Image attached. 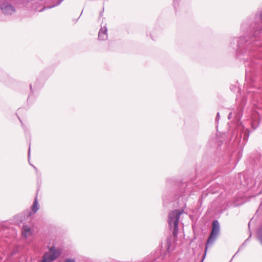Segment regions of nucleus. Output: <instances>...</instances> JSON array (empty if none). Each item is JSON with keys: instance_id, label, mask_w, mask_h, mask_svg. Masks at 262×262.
I'll return each instance as SVG.
<instances>
[{"instance_id": "obj_16", "label": "nucleus", "mask_w": 262, "mask_h": 262, "mask_svg": "<svg viewBox=\"0 0 262 262\" xmlns=\"http://www.w3.org/2000/svg\"><path fill=\"white\" fill-rule=\"evenodd\" d=\"M64 262H76L75 259L74 258H67L64 260Z\"/></svg>"}, {"instance_id": "obj_17", "label": "nucleus", "mask_w": 262, "mask_h": 262, "mask_svg": "<svg viewBox=\"0 0 262 262\" xmlns=\"http://www.w3.org/2000/svg\"><path fill=\"white\" fill-rule=\"evenodd\" d=\"M234 116L236 118V119H239L241 116V112L237 113L236 115H234Z\"/></svg>"}, {"instance_id": "obj_13", "label": "nucleus", "mask_w": 262, "mask_h": 262, "mask_svg": "<svg viewBox=\"0 0 262 262\" xmlns=\"http://www.w3.org/2000/svg\"><path fill=\"white\" fill-rule=\"evenodd\" d=\"M257 238L262 245V226L258 230Z\"/></svg>"}, {"instance_id": "obj_25", "label": "nucleus", "mask_w": 262, "mask_h": 262, "mask_svg": "<svg viewBox=\"0 0 262 262\" xmlns=\"http://www.w3.org/2000/svg\"><path fill=\"white\" fill-rule=\"evenodd\" d=\"M248 70V69H247V68H246V77H247Z\"/></svg>"}, {"instance_id": "obj_2", "label": "nucleus", "mask_w": 262, "mask_h": 262, "mask_svg": "<svg viewBox=\"0 0 262 262\" xmlns=\"http://www.w3.org/2000/svg\"><path fill=\"white\" fill-rule=\"evenodd\" d=\"M183 209H176L169 213L168 216V223L171 229H172V234L174 237L178 235V223L180 216L183 213Z\"/></svg>"}, {"instance_id": "obj_29", "label": "nucleus", "mask_w": 262, "mask_h": 262, "mask_svg": "<svg viewBox=\"0 0 262 262\" xmlns=\"http://www.w3.org/2000/svg\"><path fill=\"white\" fill-rule=\"evenodd\" d=\"M163 200H164V201L165 200V198H164V197H163Z\"/></svg>"}, {"instance_id": "obj_18", "label": "nucleus", "mask_w": 262, "mask_h": 262, "mask_svg": "<svg viewBox=\"0 0 262 262\" xmlns=\"http://www.w3.org/2000/svg\"><path fill=\"white\" fill-rule=\"evenodd\" d=\"M178 1L179 0H173V6L175 9L178 6Z\"/></svg>"}, {"instance_id": "obj_11", "label": "nucleus", "mask_w": 262, "mask_h": 262, "mask_svg": "<svg viewBox=\"0 0 262 262\" xmlns=\"http://www.w3.org/2000/svg\"><path fill=\"white\" fill-rule=\"evenodd\" d=\"M39 209V206L37 199L36 198L33 202V204L31 207V211H30L28 216H30L32 214L35 213Z\"/></svg>"}, {"instance_id": "obj_20", "label": "nucleus", "mask_w": 262, "mask_h": 262, "mask_svg": "<svg viewBox=\"0 0 262 262\" xmlns=\"http://www.w3.org/2000/svg\"><path fill=\"white\" fill-rule=\"evenodd\" d=\"M250 237H251V235H250V236L249 237V238H247V239L244 242V243L243 244V245H242V246H241V247L244 246L246 245V242L249 240V238H250ZM241 248H242V247H241V248L239 249V250H240Z\"/></svg>"}, {"instance_id": "obj_23", "label": "nucleus", "mask_w": 262, "mask_h": 262, "mask_svg": "<svg viewBox=\"0 0 262 262\" xmlns=\"http://www.w3.org/2000/svg\"><path fill=\"white\" fill-rule=\"evenodd\" d=\"M259 17L261 20L262 21V12L260 14Z\"/></svg>"}, {"instance_id": "obj_3", "label": "nucleus", "mask_w": 262, "mask_h": 262, "mask_svg": "<svg viewBox=\"0 0 262 262\" xmlns=\"http://www.w3.org/2000/svg\"><path fill=\"white\" fill-rule=\"evenodd\" d=\"M48 251L46 252L42 257L41 262H52L55 260L62 253L61 249L53 245L48 248Z\"/></svg>"}, {"instance_id": "obj_4", "label": "nucleus", "mask_w": 262, "mask_h": 262, "mask_svg": "<svg viewBox=\"0 0 262 262\" xmlns=\"http://www.w3.org/2000/svg\"><path fill=\"white\" fill-rule=\"evenodd\" d=\"M14 0H5L0 4L2 13L7 16H12L16 12L15 6L12 4Z\"/></svg>"}, {"instance_id": "obj_6", "label": "nucleus", "mask_w": 262, "mask_h": 262, "mask_svg": "<svg viewBox=\"0 0 262 262\" xmlns=\"http://www.w3.org/2000/svg\"><path fill=\"white\" fill-rule=\"evenodd\" d=\"M236 135L234 137L235 140L238 143L241 142V138L243 137V142L245 144L249 136V129L246 128L242 124L237 127Z\"/></svg>"}, {"instance_id": "obj_10", "label": "nucleus", "mask_w": 262, "mask_h": 262, "mask_svg": "<svg viewBox=\"0 0 262 262\" xmlns=\"http://www.w3.org/2000/svg\"><path fill=\"white\" fill-rule=\"evenodd\" d=\"M21 233L23 237L27 238L32 235L33 231L29 226L25 225L23 227Z\"/></svg>"}, {"instance_id": "obj_24", "label": "nucleus", "mask_w": 262, "mask_h": 262, "mask_svg": "<svg viewBox=\"0 0 262 262\" xmlns=\"http://www.w3.org/2000/svg\"><path fill=\"white\" fill-rule=\"evenodd\" d=\"M167 249H169V247H170V243H167Z\"/></svg>"}, {"instance_id": "obj_9", "label": "nucleus", "mask_w": 262, "mask_h": 262, "mask_svg": "<svg viewBox=\"0 0 262 262\" xmlns=\"http://www.w3.org/2000/svg\"><path fill=\"white\" fill-rule=\"evenodd\" d=\"M108 37L107 29L106 27V24L103 26H101L98 33V38L100 40H105Z\"/></svg>"}, {"instance_id": "obj_1", "label": "nucleus", "mask_w": 262, "mask_h": 262, "mask_svg": "<svg viewBox=\"0 0 262 262\" xmlns=\"http://www.w3.org/2000/svg\"><path fill=\"white\" fill-rule=\"evenodd\" d=\"M261 28H254L253 36L249 39L247 37H233L231 38L230 45L235 51L237 57L244 62L247 61L245 66L253 67L251 57L255 51V46H261V44L257 43L258 40H256L259 33H261Z\"/></svg>"}, {"instance_id": "obj_22", "label": "nucleus", "mask_w": 262, "mask_h": 262, "mask_svg": "<svg viewBox=\"0 0 262 262\" xmlns=\"http://www.w3.org/2000/svg\"><path fill=\"white\" fill-rule=\"evenodd\" d=\"M30 148H29V151H28V158H30Z\"/></svg>"}, {"instance_id": "obj_26", "label": "nucleus", "mask_w": 262, "mask_h": 262, "mask_svg": "<svg viewBox=\"0 0 262 262\" xmlns=\"http://www.w3.org/2000/svg\"><path fill=\"white\" fill-rule=\"evenodd\" d=\"M32 166L34 167V168L35 170H37V168H36V167H35L34 165H32Z\"/></svg>"}, {"instance_id": "obj_30", "label": "nucleus", "mask_w": 262, "mask_h": 262, "mask_svg": "<svg viewBox=\"0 0 262 262\" xmlns=\"http://www.w3.org/2000/svg\"><path fill=\"white\" fill-rule=\"evenodd\" d=\"M204 257H205V255H204ZM204 257H203V258H202V259H204Z\"/></svg>"}, {"instance_id": "obj_28", "label": "nucleus", "mask_w": 262, "mask_h": 262, "mask_svg": "<svg viewBox=\"0 0 262 262\" xmlns=\"http://www.w3.org/2000/svg\"><path fill=\"white\" fill-rule=\"evenodd\" d=\"M234 134H235V132L234 133V134L232 135V138H233V137L234 136Z\"/></svg>"}, {"instance_id": "obj_5", "label": "nucleus", "mask_w": 262, "mask_h": 262, "mask_svg": "<svg viewBox=\"0 0 262 262\" xmlns=\"http://www.w3.org/2000/svg\"><path fill=\"white\" fill-rule=\"evenodd\" d=\"M220 232V226L217 220H214L212 222V226L211 234L207 239L206 245V249L209 246H211L216 241Z\"/></svg>"}, {"instance_id": "obj_8", "label": "nucleus", "mask_w": 262, "mask_h": 262, "mask_svg": "<svg viewBox=\"0 0 262 262\" xmlns=\"http://www.w3.org/2000/svg\"><path fill=\"white\" fill-rule=\"evenodd\" d=\"M245 87L247 89L248 96L249 98H252L254 101H255V86L254 83L248 84L247 83Z\"/></svg>"}, {"instance_id": "obj_21", "label": "nucleus", "mask_w": 262, "mask_h": 262, "mask_svg": "<svg viewBox=\"0 0 262 262\" xmlns=\"http://www.w3.org/2000/svg\"><path fill=\"white\" fill-rule=\"evenodd\" d=\"M232 117H233V114H232V113H230L229 114V115H228V119H231V118H232Z\"/></svg>"}, {"instance_id": "obj_19", "label": "nucleus", "mask_w": 262, "mask_h": 262, "mask_svg": "<svg viewBox=\"0 0 262 262\" xmlns=\"http://www.w3.org/2000/svg\"><path fill=\"white\" fill-rule=\"evenodd\" d=\"M220 119V114L219 113H217L216 117L215 118V121L216 122H217Z\"/></svg>"}, {"instance_id": "obj_15", "label": "nucleus", "mask_w": 262, "mask_h": 262, "mask_svg": "<svg viewBox=\"0 0 262 262\" xmlns=\"http://www.w3.org/2000/svg\"><path fill=\"white\" fill-rule=\"evenodd\" d=\"M248 26V23H247L246 21H244L242 25H241V29L242 30H244Z\"/></svg>"}, {"instance_id": "obj_14", "label": "nucleus", "mask_w": 262, "mask_h": 262, "mask_svg": "<svg viewBox=\"0 0 262 262\" xmlns=\"http://www.w3.org/2000/svg\"><path fill=\"white\" fill-rule=\"evenodd\" d=\"M230 89L231 90V91H234V92H235L236 90L239 91L238 87H237L236 86H234V85H231L230 86Z\"/></svg>"}, {"instance_id": "obj_12", "label": "nucleus", "mask_w": 262, "mask_h": 262, "mask_svg": "<svg viewBox=\"0 0 262 262\" xmlns=\"http://www.w3.org/2000/svg\"><path fill=\"white\" fill-rule=\"evenodd\" d=\"M254 117L252 118L251 121V124L252 127L255 129L257 127L259 124V119H258V115H257V116L255 117V114L254 115Z\"/></svg>"}, {"instance_id": "obj_27", "label": "nucleus", "mask_w": 262, "mask_h": 262, "mask_svg": "<svg viewBox=\"0 0 262 262\" xmlns=\"http://www.w3.org/2000/svg\"><path fill=\"white\" fill-rule=\"evenodd\" d=\"M30 89H31V91H32V85H31V84H30Z\"/></svg>"}, {"instance_id": "obj_7", "label": "nucleus", "mask_w": 262, "mask_h": 262, "mask_svg": "<svg viewBox=\"0 0 262 262\" xmlns=\"http://www.w3.org/2000/svg\"><path fill=\"white\" fill-rule=\"evenodd\" d=\"M159 253H151L146 256L141 262H164L162 257H159ZM199 262H203V259Z\"/></svg>"}]
</instances>
